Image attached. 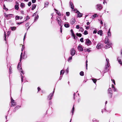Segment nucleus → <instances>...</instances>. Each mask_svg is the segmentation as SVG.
<instances>
[{"label":"nucleus","mask_w":122,"mask_h":122,"mask_svg":"<svg viewBox=\"0 0 122 122\" xmlns=\"http://www.w3.org/2000/svg\"><path fill=\"white\" fill-rule=\"evenodd\" d=\"M70 54L72 56H74L76 54V51L74 48L71 49L70 50Z\"/></svg>","instance_id":"nucleus-1"},{"label":"nucleus","mask_w":122,"mask_h":122,"mask_svg":"<svg viewBox=\"0 0 122 122\" xmlns=\"http://www.w3.org/2000/svg\"><path fill=\"white\" fill-rule=\"evenodd\" d=\"M85 43L88 46H89L92 44L91 41L88 39H86V42Z\"/></svg>","instance_id":"nucleus-2"},{"label":"nucleus","mask_w":122,"mask_h":122,"mask_svg":"<svg viewBox=\"0 0 122 122\" xmlns=\"http://www.w3.org/2000/svg\"><path fill=\"white\" fill-rule=\"evenodd\" d=\"M57 22L60 25H61V20L60 19L59 17L57 16L56 19Z\"/></svg>","instance_id":"nucleus-3"},{"label":"nucleus","mask_w":122,"mask_h":122,"mask_svg":"<svg viewBox=\"0 0 122 122\" xmlns=\"http://www.w3.org/2000/svg\"><path fill=\"white\" fill-rule=\"evenodd\" d=\"M76 13H77L78 14L77 15V17H82V14L80 13L79 11L78 10H77Z\"/></svg>","instance_id":"nucleus-4"},{"label":"nucleus","mask_w":122,"mask_h":122,"mask_svg":"<svg viewBox=\"0 0 122 122\" xmlns=\"http://www.w3.org/2000/svg\"><path fill=\"white\" fill-rule=\"evenodd\" d=\"M77 48L80 51H83V49L82 46L79 45L77 47Z\"/></svg>","instance_id":"nucleus-5"},{"label":"nucleus","mask_w":122,"mask_h":122,"mask_svg":"<svg viewBox=\"0 0 122 122\" xmlns=\"http://www.w3.org/2000/svg\"><path fill=\"white\" fill-rule=\"evenodd\" d=\"M107 43V45L105 46L104 47V48L106 49H108L110 47L112 44L111 43H109V42Z\"/></svg>","instance_id":"nucleus-6"},{"label":"nucleus","mask_w":122,"mask_h":122,"mask_svg":"<svg viewBox=\"0 0 122 122\" xmlns=\"http://www.w3.org/2000/svg\"><path fill=\"white\" fill-rule=\"evenodd\" d=\"M97 9H99L100 10L101 9H102V7L101 4H98L96 5Z\"/></svg>","instance_id":"nucleus-7"},{"label":"nucleus","mask_w":122,"mask_h":122,"mask_svg":"<svg viewBox=\"0 0 122 122\" xmlns=\"http://www.w3.org/2000/svg\"><path fill=\"white\" fill-rule=\"evenodd\" d=\"M109 42V40L107 36H106L105 39V43L107 44Z\"/></svg>","instance_id":"nucleus-8"},{"label":"nucleus","mask_w":122,"mask_h":122,"mask_svg":"<svg viewBox=\"0 0 122 122\" xmlns=\"http://www.w3.org/2000/svg\"><path fill=\"white\" fill-rule=\"evenodd\" d=\"M16 5H15V9L16 10H18L19 9V4L17 2H16Z\"/></svg>","instance_id":"nucleus-9"},{"label":"nucleus","mask_w":122,"mask_h":122,"mask_svg":"<svg viewBox=\"0 0 122 122\" xmlns=\"http://www.w3.org/2000/svg\"><path fill=\"white\" fill-rule=\"evenodd\" d=\"M75 22V20L74 18H72L71 20L70 21V23L72 24H74Z\"/></svg>","instance_id":"nucleus-10"},{"label":"nucleus","mask_w":122,"mask_h":122,"mask_svg":"<svg viewBox=\"0 0 122 122\" xmlns=\"http://www.w3.org/2000/svg\"><path fill=\"white\" fill-rule=\"evenodd\" d=\"M71 32L72 34V36L74 38V39H76V37H75V34H74V33L73 32V31L71 29Z\"/></svg>","instance_id":"nucleus-11"},{"label":"nucleus","mask_w":122,"mask_h":122,"mask_svg":"<svg viewBox=\"0 0 122 122\" xmlns=\"http://www.w3.org/2000/svg\"><path fill=\"white\" fill-rule=\"evenodd\" d=\"M97 33L98 34L100 35L101 36H102L103 34L102 31L101 30H100L97 32Z\"/></svg>","instance_id":"nucleus-12"},{"label":"nucleus","mask_w":122,"mask_h":122,"mask_svg":"<svg viewBox=\"0 0 122 122\" xmlns=\"http://www.w3.org/2000/svg\"><path fill=\"white\" fill-rule=\"evenodd\" d=\"M96 48L98 49L101 48V44H98L96 46Z\"/></svg>","instance_id":"nucleus-13"},{"label":"nucleus","mask_w":122,"mask_h":122,"mask_svg":"<svg viewBox=\"0 0 122 122\" xmlns=\"http://www.w3.org/2000/svg\"><path fill=\"white\" fill-rule=\"evenodd\" d=\"M110 29H109L107 32V35L108 37H110L111 36V33L110 31Z\"/></svg>","instance_id":"nucleus-14"},{"label":"nucleus","mask_w":122,"mask_h":122,"mask_svg":"<svg viewBox=\"0 0 122 122\" xmlns=\"http://www.w3.org/2000/svg\"><path fill=\"white\" fill-rule=\"evenodd\" d=\"M14 101L13 100L12 98V101L11 102V103L12 104L11 106H15V103Z\"/></svg>","instance_id":"nucleus-15"},{"label":"nucleus","mask_w":122,"mask_h":122,"mask_svg":"<svg viewBox=\"0 0 122 122\" xmlns=\"http://www.w3.org/2000/svg\"><path fill=\"white\" fill-rule=\"evenodd\" d=\"M70 5L71 8L72 9H74V7L73 5V4L72 2H70Z\"/></svg>","instance_id":"nucleus-16"},{"label":"nucleus","mask_w":122,"mask_h":122,"mask_svg":"<svg viewBox=\"0 0 122 122\" xmlns=\"http://www.w3.org/2000/svg\"><path fill=\"white\" fill-rule=\"evenodd\" d=\"M53 93H51L48 97V98H49L50 100H51L53 96Z\"/></svg>","instance_id":"nucleus-17"},{"label":"nucleus","mask_w":122,"mask_h":122,"mask_svg":"<svg viewBox=\"0 0 122 122\" xmlns=\"http://www.w3.org/2000/svg\"><path fill=\"white\" fill-rule=\"evenodd\" d=\"M64 26L66 28L69 27L70 26L69 24L68 23L65 24L64 25Z\"/></svg>","instance_id":"nucleus-18"},{"label":"nucleus","mask_w":122,"mask_h":122,"mask_svg":"<svg viewBox=\"0 0 122 122\" xmlns=\"http://www.w3.org/2000/svg\"><path fill=\"white\" fill-rule=\"evenodd\" d=\"M91 50H90L89 49H84V51L85 52H86V51H88L89 52Z\"/></svg>","instance_id":"nucleus-19"},{"label":"nucleus","mask_w":122,"mask_h":122,"mask_svg":"<svg viewBox=\"0 0 122 122\" xmlns=\"http://www.w3.org/2000/svg\"><path fill=\"white\" fill-rule=\"evenodd\" d=\"M10 29L14 31L16 30V27H10Z\"/></svg>","instance_id":"nucleus-20"},{"label":"nucleus","mask_w":122,"mask_h":122,"mask_svg":"<svg viewBox=\"0 0 122 122\" xmlns=\"http://www.w3.org/2000/svg\"><path fill=\"white\" fill-rule=\"evenodd\" d=\"M118 62L121 65H122V61L120 59H118Z\"/></svg>","instance_id":"nucleus-21"},{"label":"nucleus","mask_w":122,"mask_h":122,"mask_svg":"<svg viewBox=\"0 0 122 122\" xmlns=\"http://www.w3.org/2000/svg\"><path fill=\"white\" fill-rule=\"evenodd\" d=\"M36 7V6L35 5H33L32 6V9L33 10L35 9Z\"/></svg>","instance_id":"nucleus-22"},{"label":"nucleus","mask_w":122,"mask_h":122,"mask_svg":"<svg viewBox=\"0 0 122 122\" xmlns=\"http://www.w3.org/2000/svg\"><path fill=\"white\" fill-rule=\"evenodd\" d=\"M80 74L81 76H83L84 75V73L83 71H81L80 72Z\"/></svg>","instance_id":"nucleus-23"},{"label":"nucleus","mask_w":122,"mask_h":122,"mask_svg":"<svg viewBox=\"0 0 122 122\" xmlns=\"http://www.w3.org/2000/svg\"><path fill=\"white\" fill-rule=\"evenodd\" d=\"M76 35L78 36H79L80 37H81V33H76Z\"/></svg>","instance_id":"nucleus-24"},{"label":"nucleus","mask_w":122,"mask_h":122,"mask_svg":"<svg viewBox=\"0 0 122 122\" xmlns=\"http://www.w3.org/2000/svg\"><path fill=\"white\" fill-rule=\"evenodd\" d=\"M106 62L107 63L108 66H107L108 67L109 66V64H108V61H109V59L108 58H106Z\"/></svg>","instance_id":"nucleus-25"},{"label":"nucleus","mask_w":122,"mask_h":122,"mask_svg":"<svg viewBox=\"0 0 122 122\" xmlns=\"http://www.w3.org/2000/svg\"><path fill=\"white\" fill-rule=\"evenodd\" d=\"M54 10H55V11H56V13L57 14L59 15H61V14H60V13L59 12H58V11L57 10H56L55 9Z\"/></svg>","instance_id":"nucleus-26"},{"label":"nucleus","mask_w":122,"mask_h":122,"mask_svg":"<svg viewBox=\"0 0 122 122\" xmlns=\"http://www.w3.org/2000/svg\"><path fill=\"white\" fill-rule=\"evenodd\" d=\"M20 6L21 7L23 8L25 6V4L23 3H21Z\"/></svg>","instance_id":"nucleus-27"},{"label":"nucleus","mask_w":122,"mask_h":122,"mask_svg":"<svg viewBox=\"0 0 122 122\" xmlns=\"http://www.w3.org/2000/svg\"><path fill=\"white\" fill-rule=\"evenodd\" d=\"M20 18V17L19 16H16L15 17V19L16 20H19Z\"/></svg>","instance_id":"nucleus-28"},{"label":"nucleus","mask_w":122,"mask_h":122,"mask_svg":"<svg viewBox=\"0 0 122 122\" xmlns=\"http://www.w3.org/2000/svg\"><path fill=\"white\" fill-rule=\"evenodd\" d=\"M4 14L5 16L6 17H8L10 16V14H6L5 13Z\"/></svg>","instance_id":"nucleus-29"},{"label":"nucleus","mask_w":122,"mask_h":122,"mask_svg":"<svg viewBox=\"0 0 122 122\" xmlns=\"http://www.w3.org/2000/svg\"><path fill=\"white\" fill-rule=\"evenodd\" d=\"M64 73V71L63 70H62L60 72V75H61V74H62L63 75Z\"/></svg>","instance_id":"nucleus-30"},{"label":"nucleus","mask_w":122,"mask_h":122,"mask_svg":"<svg viewBox=\"0 0 122 122\" xmlns=\"http://www.w3.org/2000/svg\"><path fill=\"white\" fill-rule=\"evenodd\" d=\"M97 16V14H95L94 15H93L92 18L94 19V18H95V17H96Z\"/></svg>","instance_id":"nucleus-31"},{"label":"nucleus","mask_w":122,"mask_h":122,"mask_svg":"<svg viewBox=\"0 0 122 122\" xmlns=\"http://www.w3.org/2000/svg\"><path fill=\"white\" fill-rule=\"evenodd\" d=\"M112 89L111 88H109L108 89V92L109 93H111L112 92Z\"/></svg>","instance_id":"nucleus-32"},{"label":"nucleus","mask_w":122,"mask_h":122,"mask_svg":"<svg viewBox=\"0 0 122 122\" xmlns=\"http://www.w3.org/2000/svg\"><path fill=\"white\" fill-rule=\"evenodd\" d=\"M92 80L93 81V82L94 83H96V82L97 81V80L96 79H92Z\"/></svg>","instance_id":"nucleus-33"},{"label":"nucleus","mask_w":122,"mask_h":122,"mask_svg":"<svg viewBox=\"0 0 122 122\" xmlns=\"http://www.w3.org/2000/svg\"><path fill=\"white\" fill-rule=\"evenodd\" d=\"M84 34L85 35H86L88 34L87 31V30H85L84 33Z\"/></svg>","instance_id":"nucleus-34"},{"label":"nucleus","mask_w":122,"mask_h":122,"mask_svg":"<svg viewBox=\"0 0 122 122\" xmlns=\"http://www.w3.org/2000/svg\"><path fill=\"white\" fill-rule=\"evenodd\" d=\"M22 52L21 53L20 56V61L21 62V60H22Z\"/></svg>","instance_id":"nucleus-35"},{"label":"nucleus","mask_w":122,"mask_h":122,"mask_svg":"<svg viewBox=\"0 0 122 122\" xmlns=\"http://www.w3.org/2000/svg\"><path fill=\"white\" fill-rule=\"evenodd\" d=\"M72 56L70 57L68 59V61H69L71 60L72 59Z\"/></svg>","instance_id":"nucleus-36"},{"label":"nucleus","mask_w":122,"mask_h":122,"mask_svg":"<svg viewBox=\"0 0 122 122\" xmlns=\"http://www.w3.org/2000/svg\"><path fill=\"white\" fill-rule=\"evenodd\" d=\"M80 41L82 42H83V38H81L80 39Z\"/></svg>","instance_id":"nucleus-37"},{"label":"nucleus","mask_w":122,"mask_h":122,"mask_svg":"<svg viewBox=\"0 0 122 122\" xmlns=\"http://www.w3.org/2000/svg\"><path fill=\"white\" fill-rule=\"evenodd\" d=\"M21 81L22 82H23V78L24 77L22 75V74H21Z\"/></svg>","instance_id":"nucleus-38"},{"label":"nucleus","mask_w":122,"mask_h":122,"mask_svg":"<svg viewBox=\"0 0 122 122\" xmlns=\"http://www.w3.org/2000/svg\"><path fill=\"white\" fill-rule=\"evenodd\" d=\"M20 63H19L18 65L17 68L18 70H19V68L20 67Z\"/></svg>","instance_id":"nucleus-39"},{"label":"nucleus","mask_w":122,"mask_h":122,"mask_svg":"<svg viewBox=\"0 0 122 122\" xmlns=\"http://www.w3.org/2000/svg\"><path fill=\"white\" fill-rule=\"evenodd\" d=\"M97 31V30H95L93 31V34H96Z\"/></svg>","instance_id":"nucleus-40"},{"label":"nucleus","mask_w":122,"mask_h":122,"mask_svg":"<svg viewBox=\"0 0 122 122\" xmlns=\"http://www.w3.org/2000/svg\"><path fill=\"white\" fill-rule=\"evenodd\" d=\"M70 13L69 12H66V16H68L69 15H70Z\"/></svg>","instance_id":"nucleus-41"},{"label":"nucleus","mask_w":122,"mask_h":122,"mask_svg":"<svg viewBox=\"0 0 122 122\" xmlns=\"http://www.w3.org/2000/svg\"><path fill=\"white\" fill-rule=\"evenodd\" d=\"M14 15L12 14H10L9 17H14Z\"/></svg>","instance_id":"nucleus-42"},{"label":"nucleus","mask_w":122,"mask_h":122,"mask_svg":"<svg viewBox=\"0 0 122 122\" xmlns=\"http://www.w3.org/2000/svg\"><path fill=\"white\" fill-rule=\"evenodd\" d=\"M31 4V2H29L28 4V5L29 6H30Z\"/></svg>","instance_id":"nucleus-43"},{"label":"nucleus","mask_w":122,"mask_h":122,"mask_svg":"<svg viewBox=\"0 0 122 122\" xmlns=\"http://www.w3.org/2000/svg\"><path fill=\"white\" fill-rule=\"evenodd\" d=\"M112 89L113 90H114V92L117 91V89L115 88V87L113 88V89Z\"/></svg>","instance_id":"nucleus-44"},{"label":"nucleus","mask_w":122,"mask_h":122,"mask_svg":"<svg viewBox=\"0 0 122 122\" xmlns=\"http://www.w3.org/2000/svg\"><path fill=\"white\" fill-rule=\"evenodd\" d=\"M30 18L28 16H27L26 17V19L25 20H27L29 19Z\"/></svg>","instance_id":"nucleus-45"},{"label":"nucleus","mask_w":122,"mask_h":122,"mask_svg":"<svg viewBox=\"0 0 122 122\" xmlns=\"http://www.w3.org/2000/svg\"><path fill=\"white\" fill-rule=\"evenodd\" d=\"M79 25H77L76 26V28L77 29H79Z\"/></svg>","instance_id":"nucleus-46"},{"label":"nucleus","mask_w":122,"mask_h":122,"mask_svg":"<svg viewBox=\"0 0 122 122\" xmlns=\"http://www.w3.org/2000/svg\"><path fill=\"white\" fill-rule=\"evenodd\" d=\"M111 81L114 83V85H115V81L114 80L112 79L111 80Z\"/></svg>","instance_id":"nucleus-47"},{"label":"nucleus","mask_w":122,"mask_h":122,"mask_svg":"<svg viewBox=\"0 0 122 122\" xmlns=\"http://www.w3.org/2000/svg\"><path fill=\"white\" fill-rule=\"evenodd\" d=\"M80 30L82 32L83 31V30L82 28H80Z\"/></svg>","instance_id":"nucleus-48"},{"label":"nucleus","mask_w":122,"mask_h":122,"mask_svg":"<svg viewBox=\"0 0 122 122\" xmlns=\"http://www.w3.org/2000/svg\"><path fill=\"white\" fill-rule=\"evenodd\" d=\"M69 71V69L68 68H67V69L66 70V71L67 72V74H68V73Z\"/></svg>","instance_id":"nucleus-49"},{"label":"nucleus","mask_w":122,"mask_h":122,"mask_svg":"<svg viewBox=\"0 0 122 122\" xmlns=\"http://www.w3.org/2000/svg\"><path fill=\"white\" fill-rule=\"evenodd\" d=\"M36 0H32V3H35L36 1Z\"/></svg>","instance_id":"nucleus-50"},{"label":"nucleus","mask_w":122,"mask_h":122,"mask_svg":"<svg viewBox=\"0 0 122 122\" xmlns=\"http://www.w3.org/2000/svg\"><path fill=\"white\" fill-rule=\"evenodd\" d=\"M86 30L88 29L89 28V26H86Z\"/></svg>","instance_id":"nucleus-51"},{"label":"nucleus","mask_w":122,"mask_h":122,"mask_svg":"<svg viewBox=\"0 0 122 122\" xmlns=\"http://www.w3.org/2000/svg\"><path fill=\"white\" fill-rule=\"evenodd\" d=\"M74 110V107H73L72 109V113H73V111Z\"/></svg>","instance_id":"nucleus-52"},{"label":"nucleus","mask_w":122,"mask_h":122,"mask_svg":"<svg viewBox=\"0 0 122 122\" xmlns=\"http://www.w3.org/2000/svg\"><path fill=\"white\" fill-rule=\"evenodd\" d=\"M4 36H5V40H6V35L5 32Z\"/></svg>","instance_id":"nucleus-53"},{"label":"nucleus","mask_w":122,"mask_h":122,"mask_svg":"<svg viewBox=\"0 0 122 122\" xmlns=\"http://www.w3.org/2000/svg\"><path fill=\"white\" fill-rule=\"evenodd\" d=\"M22 22H20V23H17V24H18V25H20V24H21L22 23Z\"/></svg>","instance_id":"nucleus-54"},{"label":"nucleus","mask_w":122,"mask_h":122,"mask_svg":"<svg viewBox=\"0 0 122 122\" xmlns=\"http://www.w3.org/2000/svg\"><path fill=\"white\" fill-rule=\"evenodd\" d=\"M4 1H12V0H4Z\"/></svg>","instance_id":"nucleus-55"},{"label":"nucleus","mask_w":122,"mask_h":122,"mask_svg":"<svg viewBox=\"0 0 122 122\" xmlns=\"http://www.w3.org/2000/svg\"><path fill=\"white\" fill-rule=\"evenodd\" d=\"M90 23L89 22H87V23H86V24H87V25H89Z\"/></svg>","instance_id":"nucleus-56"},{"label":"nucleus","mask_w":122,"mask_h":122,"mask_svg":"<svg viewBox=\"0 0 122 122\" xmlns=\"http://www.w3.org/2000/svg\"><path fill=\"white\" fill-rule=\"evenodd\" d=\"M112 89H113V88L114 87V85H113V84H112Z\"/></svg>","instance_id":"nucleus-57"},{"label":"nucleus","mask_w":122,"mask_h":122,"mask_svg":"<svg viewBox=\"0 0 122 122\" xmlns=\"http://www.w3.org/2000/svg\"><path fill=\"white\" fill-rule=\"evenodd\" d=\"M10 31H8L7 32V35L9 36V35L10 34Z\"/></svg>","instance_id":"nucleus-58"},{"label":"nucleus","mask_w":122,"mask_h":122,"mask_svg":"<svg viewBox=\"0 0 122 122\" xmlns=\"http://www.w3.org/2000/svg\"><path fill=\"white\" fill-rule=\"evenodd\" d=\"M103 4H107V2H105V1H104L103 2Z\"/></svg>","instance_id":"nucleus-59"},{"label":"nucleus","mask_w":122,"mask_h":122,"mask_svg":"<svg viewBox=\"0 0 122 122\" xmlns=\"http://www.w3.org/2000/svg\"><path fill=\"white\" fill-rule=\"evenodd\" d=\"M20 71H21V72H22V73H23V71H21V68H20Z\"/></svg>","instance_id":"nucleus-60"},{"label":"nucleus","mask_w":122,"mask_h":122,"mask_svg":"<svg viewBox=\"0 0 122 122\" xmlns=\"http://www.w3.org/2000/svg\"><path fill=\"white\" fill-rule=\"evenodd\" d=\"M24 48L23 47H22L21 49V51H23V50H24Z\"/></svg>","instance_id":"nucleus-61"},{"label":"nucleus","mask_w":122,"mask_h":122,"mask_svg":"<svg viewBox=\"0 0 122 122\" xmlns=\"http://www.w3.org/2000/svg\"><path fill=\"white\" fill-rule=\"evenodd\" d=\"M38 16L37 15L36 17V19H38Z\"/></svg>","instance_id":"nucleus-62"},{"label":"nucleus","mask_w":122,"mask_h":122,"mask_svg":"<svg viewBox=\"0 0 122 122\" xmlns=\"http://www.w3.org/2000/svg\"><path fill=\"white\" fill-rule=\"evenodd\" d=\"M5 10L6 11H7L8 10V9L6 8H5Z\"/></svg>","instance_id":"nucleus-63"},{"label":"nucleus","mask_w":122,"mask_h":122,"mask_svg":"<svg viewBox=\"0 0 122 122\" xmlns=\"http://www.w3.org/2000/svg\"><path fill=\"white\" fill-rule=\"evenodd\" d=\"M101 24H103V22L102 21H101Z\"/></svg>","instance_id":"nucleus-64"}]
</instances>
